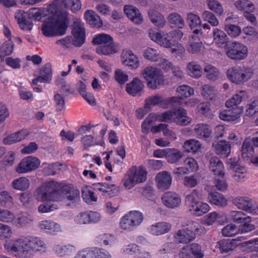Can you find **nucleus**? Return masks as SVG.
<instances>
[{
	"mask_svg": "<svg viewBox=\"0 0 258 258\" xmlns=\"http://www.w3.org/2000/svg\"><path fill=\"white\" fill-rule=\"evenodd\" d=\"M42 80L41 83H49L52 79V67L50 63L45 64L40 69L38 76Z\"/></svg>",
	"mask_w": 258,
	"mask_h": 258,
	"instance_id": "obj_34",
	"label": "nucleus"
},
{
	"mask_svg": "<svg viewBox=\"0 0 258 258\" xmlns=\"http://www.w3.org/2000/svg\"><path fill=\"white\" fill-rule=\"evenodd\" d=\"M206 3L208 8L219 16L223 14V8L222 5L217 0H207Z\"/></svg>",
	"mask_w": 258,
	"mask_h": 258,
	"instance_id": "obj_52",
	"label": "nucleus"
},
{
	"mask_svg": "<svg viewBox=\"0 0 258 258\" xmlns=\"http://www.w3.org/2000/svg\"><path fill=\"white\" fill-rule=\"evenodd\" d=\"M119 224L120 228L123 230L130 231L137 228L127 214L121 218Z\"/></svg>",
	"mask_w": 258,
	"mask_h": 258,
	"instance_id": "obj_48",
	"label": "nucleus"
},
{
	"mask_svg": "<svg viewBox=\"0 0 258 258\" xmlns=\"http://www.w3.org/2000/svg\"><path fill=\"white\" fill-rule=\"evenodd\" d=\"M234 5L238 11L243 12V14L247 12H253L255 10L253 3L248 0H238Z\"/></svg>",
	"mask_w": 258,
	"mask_h": 258,
	"instance_id": "obj_32",
	"label": "nucleus"
},
{
	"mask_svg": "<svg viewBox=\"0 0 258 258\" xmlns=\"http://www.w3.org/2000/svg\"><path fill=\"white\" fill-rule=\"evenodd\" d=\"M39 226L41 229L48 230L50 232H54L59 228L58 224L49 220L40 222Z\"/></svg>",
	"mask_w": 258,
	"mask_h": 258,
	"instance_id": "obj_59",
	"label": "nucleus"
},
{
	"mask_svg": "<svg viewBox=\"0 0 258 258\" xmlns=\"http://www.w3.org/2000/svg\"><path fill=\"white\" fill-rule=\"evenodd\" d=\"M242 109L240 107H233L231 109L224 110L219 113V117L225 121H234L239 117Z\"/></svg>",
	"mask_w": 258,
	"mask_h": 258,
	"instance_id": "obj_21",
	"label": "nucleus"
},
{
	"mask_svg": "<svg viewBox=\"0 0 258 258\" xmlns=\"http://www.w3.org/2000/svg\"><path fill=\"white\" fill-rule=\"evenodd\" d=\"M186 68L187 74L192 78H200L202 75V68L195 62H188Z\"/></svg>",
	"mask_w": 258,
	"mask_h": 258,
	"instance_id": "obj_42",
	"label": "nucleus"
},
{
	"mask_svg": "<svg viewBox=\"0 0 258 258\" xmlns=\"http://www.w3.org/2000/svg\"><path fill=\"white\" fill-rule=\"evenodd\" d=\"M156 181L158 188L164 190L168 189L171 184L172 177L169 172L162 171L157 174Z\"/></svg>",
	"mask_w": 258,
	"mask_h": 258,
	"instance_id": "obj_18",
	"label": "nucleus"
},
{
	"mask_svg": "<svg viewBox=\"0 0 258 258\" xmlns=\"http://www.w3.org/2000/svg\"><path fill=\"white\" fill-rule=\"evenodd\" d=\"M147 172L145 167L132 166L124 176L122 182L127 189H131L135 185L143 183L146 180Z\"/></svg>",
	"mask_w": 258,
	"mask_h": 258,
	"instance_id": "obj_3",
	"label": "nucleus"
},
{
	"mask_svg": "<svg viewBox=\"0 0 258 258\" xmlns=\"http://www.w3.org/2000/svg\"><path fill=\"white\" fill-rule=\"evenodd\" d=\"M167 20L172 28L181 29L184 26V21L181 16L176 13L170 14L167 17Z\"/></svg>",
	"mask_w": 258,
	"mask_h": 258,
	"instance_id": "obj_33",
	"label": "nucleus"
},
{
	"mask_svg": "<svg viewBox=\"0 0 258 258\" xmlns=\"http://www.w3.org/2000/svg\"><path fill=\"white\" fill-rule=\"evenodd\" d=\"M174 109L168 110L156 115V119L161 122H173Z\"/></svg>",
	"mask_w": 258,
	"mask_h": 258,
	"instance_id": "obj_62",
	"label": "nucleus"
},
{
	"mask_svg": "<svg viewBox=\"0 0 258 258\" xmlns=\"http://www.w3.org/2000/svg\"><path fill=\"white\" fill-rule=\"evenodd\" d=\"M92 42L96 45H106L114 43L112 37L106 34H100L93 38Z\"/></svg>",
	"mask_w": 258,
	"mask_h": 258,
	"instance_id": "obj_47",
	"label": "nucleus"
},
{
	"mask_svg": "<svg viewBox=\"0 0 258 258\" xmlns=\"http://www.w3.org/2000/svg\"><path fill=\"white\" fill-rule=\"evenodd\" d=\"M40 163V160L37 157L28 156L20 161L15 167V171L19 174L29 173L37 169Z\"/></svg>",
	"mask_w": 258,
	"mask_h": 258,
	"instance_id": "obj_7",
	"label": "nucleus"
},
{
	"mask_svg": "<svg viewBox=\"0 0 258 258\" xmlns=\"http://www.w3.org/2000/svg\"><path fill=\"white\" fill-rule=\"evenodd\" d=\"M232 18L229 17H227L225 20V30L227 32L229 35L231 37H235L238 36L240 32L241 29L240 28L235 25L230 24L231 20Z\"/></svg>",
	"mask_w": 258,
	"mask_h": 258,
	"instance_id": "obj_39",
	"label": "nucleus"
},
{
	"mask_svg": "<svg viewBox=\"0 0 258 258\" xmlns=\"http://www.w3.org/2000/svg\"><path fill=\"white\" fill-rule=\"evenodd\" d=\"M127 215L134 222L136 228L139 227L143 222L144 217L143 214L139 211H132L128 212Z\"/></svg>",
	"mask_w": 258,
	"mask_h": 258,
	"instance_id": "obj_51",
	"label": "nucleus"
},
{
	"mask_svg": "<svg viewBox=\"0 0 258 258\" xmlns=\"http://www.w3.org/2000/svg\"><path fill=\"white\" fill-rule=\"evenodd\" d=\"M50 7L55 10V13L64 9H69L76 13L81 10L82 4L80 0H53Z\"/></svg>",
	"mask_w": 258,
	"mask_h": 258,
	"instance_id": "obj_9",
	"label": "nucleus"
},
{
	"mask_svg": "<svg viewBox=\"0 0 258 258\" xmlns=\"http://www.w3.org/2000/svg\"><path fill=\"white\" fill-rule=\"evenodd\" d=\"M24 257L29 258L32 256L34 252H45L46 249V244L41 240L35 238L24 237Z\"/></svg>",
	"mask_w": 258,
	"mask_h": 258,
	"instance_id": "obj_8",
	"label": "nucleus"
},
{
	"mask_svg": "<svg viewBox=\"0 0 258 258\" xmlns=\"http://www.w3.org/2000/svg\"><path fill=\"white\" fill-rule=\"evenodd\" d=\"M204 196L201 191L194 189L185 197V203L190 208H192L198 202L197 200H202Z\"/></svg>",
	"mask_w": 258,
	"mask_h": 258,
	"instance_id": "obj_35",
	"label": "nucleus"
},
{
	"mask_svg": "<svg viewBox=\"0 0 258 258\" xmlns=\"http://www.w3.org/2000/svg\"><path fill=\"white\" fill-rule=\"evenodd\" d=\"M57 13L49 17L41 26L42 34L46 37H51L65 34L67 26L64 20L59 19Z\"/></svg>",
	"mask_w": 258,
	"mask_h": 258,
	"instance_id": "obj_2",
	"label": "nucleus"
},
{
	"mask_svg": "<svg viewBox=\"0 0 258 258\" xmlns=\"http://www.w3.org/2000/svg\"><path fill=\"white\" fill-rule=\"evenodd\" d=\"M202 43L199 38L196 36H191L189 38V45L187 50L192 53L200 51Z\"/></svg>",
	"mask_w": 258,
	"mask_h": 258,
	"instance_id": "obj_45",
	"label": "nucleus"
},
{
	"mask_svg": "<svg viewBox=\"0 0 258 258\" xmlns=\"http://www.w3.org/2000/svg\"><path fill=\"white\" fill-rule=\"evenodd\" d=\"M247 98V93L245 91H239L226 102L225 105L227 107H233L237 106Z\"/></svg>",
	"mask_w": 258,
	"mask_h": 258,
	"instance_id": "obj_29",
	"label": "nucleus"
},
{
	"mask_svg": "<svg viewBox=\"0 0 258 258\" xmlns=\"http://www.w3.org/2000/svg\"><path fill=\"white\" fill-rule=\"evenodd\" d=\"M171 225L168 222H160L149 226L148 231L153 235L158 236L169 232L171 229Z\"/></svg>",
	"mask_w": 258,
	"mask_h": 258,
	"instance_id": "obj_16",
	"label": "nucleus"
},
{
	"mask_svg": "<svg viewBox=\"0 0 258 258\" xmlns=\"http://www.w3.org/2000/svg\"><path fill=\"white\" fill-rule=\"evenodd\" d=\"M220 217L223 219H226V216L225 214L219 215V214L216 212L210 213L208 214L205 216L202 220L203 224L206 225H212L216 221L217 219H218Z\"/></svg>",
	"mask_w": 258,
	"mask_h": 258,
	"instance_id": "obj_49",
	"label": "nucleus"
},
{
	"mask_svg": "<svg viewBox=\"0 0 258 258\" xmlns=\"http://www.w3.org/2000/svg\"><path fill=\"white\" fill-rule=\"evenodd\" d=\"M94 188L102 192L103 195L107 197H111L114 195L112 187H116L114 184H109L106 183H96L93 184Z\"/></svg>",
	"mask_w": 258,
	"mask_h": 258,
	"instance_id": "obj_30",
	"label": "nucleus"
},
{
	"mask_svg": "<svg viewBox=\"0 0 258 258\" xmlns=\"http://www.w3.org/2000/svg\"><path fill=\"white\" fill-rule=\"evenodd\" d=\"M225 49L227 55L231 59L241 60L247 55V48L244 44L236 41L226 44Z\"/></svg>",
	"mask_w": 258,
	"mask_h": 258,
	"instance_id": "obj_6",
	"label": "nucleus"
},
{
	"mask_svg": "<svg viewBox=\"0 0 258 258\" xmlns=\"http://www.w3.org/2000/svg\"><path fill=\"white\" fill-rule=\"evenodd\" d=\"M141 76L146 80L147 86L153 90L156 89L164 83V76L159 69L149 66L141 72Z\"/></svg>",
	"mask_w": 258,
	"mask_h": 258,
	"instance_id": "obj_4",
	"label": "nucleus"
},
{
	"mask_svg": "<svg viewBox=\"0 0 258 258\" xmlns=\"http://www.w3.org/2000/svg\"><path fill=\"white\" fill-rule=\"evenodd\" d=\"M168 125L165 123H160L157 125L153 126L151 131L153 133H157L162 131L163 135L168 138L174 137V133L168 128Z\"/></svg>",
	"mask_w": 258,
	"mask_h": 258,
	"instance_id": "obj_44",
	"label": "nucleus"
},
{
	"mask_svg": "<svg viewBox=\"0 0 258 258\" xmlns=\"http://www.w3.org/2000/svg\"><path fill=\"white\" fill-rule=\"evenodd\" d=\"M213 41L219 47L226 44L227 42V35L222 30L215 28L213 32Z\"/></svg>",
	"mask_w": 258,
	"mask_h": 258,
	"instance_id": "obj_41",
	"label": "nucleus"
},
{
	"mask_svg": "<svg viewBox=\"0 0 258 258\" xmlns=\"http://www.w3.org/2000/svg\"><path fill=\"white\" fill-rule=\"evenodd\" d=\"M148 16L151 22L157 27L159 28L163 27L166 21L163 16L155 10H150L148 11Z\"/></svg>",
	"mask_w": 258,
	"mask_h": 258,
	"instance_id": "obj_26",
	"label": "nucleus"
},
{
	"mask_svg": "<svg viewBox=\"0 0 258 258\" xmlns=\"http://www.w3.org/2000/svg\"><path fill=\"white\" fill-rule=\"evenodd\" d=\"M253 74V70L245 67H232L227 72L229 80L236 84L243 83L249 80Z\"/></svg>",
	"mask_w": 258,
	"mask_h": 258,
	"instance_id": "obj_5",
	"label": "nucleus"
},
{
	"mask_svg": "<svg viewBox=\"0 0 258 258\" xmlns=\"http://www.w3.org/2000/svg\"><path fill=\"white\" fill-rule=\"evenodd\" d=\"M27 134L25 131H21L11 134L4 139L5 144L11 145L24 140Z\"/></svg>",
	"mask_w": 258,
	"mask_h": 258,
	"instance_id": "obj_36",
	"label": "nucleus"
},
{
	"mask_svg": "<svg viewBox=\"0 0 258 258\" xmlns=\"http://www.w3.org/2000/svg\"><path fill=\"white\" fill-rule=\"evenodd\" d=\"M164 205L169 208H174L179 205L181 200L179 196L175 192H167L162 197Z\"/></svg>",
	"mask_w": 258,
	"mask_h": 258,
	"instance_id": "obj_20",
	"label": "nucleus"
},
{
	"mask_svg": "<svg viewBox=\"0 0 258 258\" xmlns=\"http://www.w3.org/2000/svg\"><path fill=\"white\" fill-rule=\"evenodd\" d=\"M145 58L153 61H158L160 58V54L158 51L154 48L148 47L143 52Z\"/></svg>",
	"mask_w": 258,
	"mask_h": 258,
	"instance_id": "obj_56",
	"label": "nucleus"
},
{
	"mask_svg": "<svg viewBox=\"0 0 258 258\" xmlns=\"http://www.w3.org/2000/svg\"><path fill=\"white\" fill-rule=\"evenodd\" d=\"M124 12L127 17L136 24H140L143 17L139 10L133 6H124Z\"/></svg>",
	"mask_w": 258,
	"mask_h": 258,
	"instance_id": "obj_24",
	"label": "nucleus"
},
{
	"mask_svg": "<svg viewBox=\"0 0 258 258\" xmlns=\"http://www.w3.org/2000/svg\"><path fill=\"white\" fill-rule=\"evenodd\" d=\"M195 132L201 139L208 138L211 135V130L209 126L204 123L197 124L195 126Z\"/></svg>",
	"mask_w": 258,
	"mask_h": 258,
	"instance_id": "obj_37",
	"label": "nucleus"
},
{
	"mask_svg": "<svg viewBox=\"0 0 258 258\" xmlns=\"http://www.w3.org/2000/svg\"><path fill=\"white\" fill-rule=\"evenodd\" d=\"M90 252L91 258H110L108 252L103 249H90Z\"/></svg>",
	"mask_w": 258,
	"mask_h": 258,
	"instance_id": "obj_63",
	"label": "nucleus"
},
{
	"mask_svg": "<svg viewBox=\"0 0 258 258\" xmlns=\"http://www.w3.org/2000/svg\"><path fill=\"white\" fill-rule=\"evenodd\" d=\"M252 141L246 139L242 144L241 147V157L244 159L247 160L250 156L253 153Z\"/></svg>",
	"mask_w": 258,
	"mask_h": 258,
	"instance_id": "obj_40",
	"label": "nucleus"
},
{
	"mask_svg": "<svg viewBox=\"0 0 258 258\" xmlns=\"http://www.w3.org/2000/svg\"><path fill=\"white\" fill-rule=\"evenodd\" d=\"M122 63L131 69H136L140 65L138 57L130 50H124L121 54Z\"/></svg>",
	"mask_w": 258,
	"mask_h": 258,
	"instance_id": "obj_14",
	"label": "nucleus"
},
{
	"mask_svg": "<svg viewBox=\"0 0 258 258\" xmlns=\"http://www.w3.org/2000/svg\"><path fill=\"white\" fill-rule=\"evenodd\" d=\"M54 251L59 256L69 254L74 250V247L71 244L66 245H56L53 247Z\"/></svg>",
	"mask_w": 258,
	"mask_h": 258,
	"instance_id": "obj_53",
	"label": "nucleus"
},
{
	"mask_svg": "<svg viewBox=\"0 0 258 258\" xmlns=\"http://www.w3.org/2000/svg\"><path fill=\"white\" fill-rule=\"evenodd\" d=\"M144 85L142 81L136 78L126 85V91L130 95L135 96L140 94L143 90Z\"/></svg>",
	"mask_w": 258,
	"mask_h": 258,
	"instance_id": "obj_23",
	"label": "nucleus"
},
{
	"mask_svg": "<svg viewBox=\"0 0 258 258\" xmlns=\"http://www.w3.org/2000/svg\"><path fill=\"white\" fill-rule=\"evenodd\" d=\"M216 154L221 157H228L231 152V145L228 142L225 140H221L213 145Z\"/></svg>",
	"mask_w": 258,
	"mask_h": 258,
	"instance_id": "obj_19",
	"label": "nucleus"
},
{
	"mask_svg": "<svg viewBox=\"0 0 258 258\" xmlns=\"http://www.w3.org/2000/svg\"><path fill=\"white\" fill-rule=\"evenodd\" d=\"M209 209L210 207L207 203L198 202L192 208H190L189 210L194 212L198 216H201L208 212Z\"/></svg>",
	"mask_w": 258,
	"mask_h": 258,
	"instance_id": "obj_55",
	"label": "nucleus"
},
{
	"mask_svg": "<svg viewBox=\"0 0 258 258\" xmlns=\"http://www.w3.org/2000/svg\"><path fill=\"white\" fill-rule=\"evenodd\" d=\"M14 46V43L11 40L4 43L0 49L1 56H5L11 54L13 51Z\"/></svg>",
	"mask_w": 258,
	"mask_h": 258,
	"instance_id": "obj_61",
	"label": "nucleus"
},
{
	"mask_svg": "<svg viewBox=\"0 0 258 258\" xmlns=\"http://www.w3.org/2000/svg\"><path fill=\"white\" fill-rule=\"evenodd\" d=\"M24 237H21L16 239H10L6 241L4 247L8 252L12 253L20 254L24 257Z\"/></svg>",
	"mask_w": 258,
	"mask_h": 258,
	"instance_id": "obj_13",
	"label": "nucleus"
},
{
	"mask_svg": "<svg viewBox=\"0 0 258 258\" xmlns=\"http://www.w3.org/2000/svg\"><path fill=\"white\" fill-rule=\"evenodd\" d=\"M232 220L236 223H242L244 221H251L250 217L247 216L243 212L232 211L230 213Z\"/></svg>",
	"mask_w": 258,
	"mask_h": 258,
	"instance_id": "obj_43",
	"label": "nucleus"
},
{
	"mask_svg": "<svg viewBox=\"0 0 258 258\" xmlns=\"http://www.w3.org/2000/svg\"><path fill=\"white\" fill-rule=\"evenodd\" d=\"M201 146V144L198 141L192 139L185 141L183 147L185 151L187 152L196 153L200 149Z\"/></svg>",
	"mask_w": 258,
	"mask_h": 258,
	"instance_id": "obj_46",
	"label": "nucleus"
},
{
	"mask_svg": "<svg viewBox=\"0 0 258 258\" xmlns=\"http://www.w3.org/2000/svg\"><path fill=\"white\" fill-rule=\"evenodd\" d=\"M158 105L162 108H166L165 98L159 94L150 96L145 100V108H146L149 109L151 106Z\"/></svg>",
	"mask_w": 258,
	"mask_h": 258,
	"instance_id": "obj_27",
	"label": "nucleus"
},
{
	"mask_svg": "<svg viewBox=\"0 0 258 258\" xmlns=\"http://www.w3.org/2000/svg\"><path fill=\"white\" fill-rule=\"evenodd\" d=\"M184 157V153L175 148H167L166 159L170 163H176Z\"/></svg>",
	"mask_w": 258,
	"mask_h": 258,
	"instance_id": "obj_28",
	"label": "nucleus"
},
{
	"mask_svg": "<svg viewBox=\"0 0 258 258\" xmlns=\"http://www.w3.org/2000/svg\"><path fill=\"white\" fill-rule=\"evenodd\" d=\"M232 203L238 209L249 213H255L258 209L257 204L246 198L236 197L232 200Z\"/></svg>",
	"mask_w": 258,
	"mask_h": 258,
	"instance_id": "obj_12",
	"label": "nucleus"
},
{
	"mask_svg": "<svg viewBox=\"0 0 258 258\" xmlns=\"http://www.w3.org/2000/svg\"><path fill=\"white\" fill-rule=\"evenodd\" d=\"M258 112V100H255L248 103L245 109V114L252 116Z\"/></svg>",
	"mask_w": 258,
	"mask_h": 258,
	"instance_id": "obj_64",
	"label": "nucleus"
},
{
	"mask_svg": "<svg viewBox=\"0 0 258 258\" xmlns=\"http://www.w3.org/2000/svg\"><path fill=\"white\" fill-rule=\"evenodd\" d=\"M72 33L74 36L73 44L77 47H80L85 42V32L83 24L81 21H75L72 26Z\"/></svg>",
	"mask_w": 258,
	"mask_h": 258,
	"instance_id": "obj_10",
	"label": "nucleus"
},
{
	"mask_svg": "<svg viewBox=\"0 0 258 258\" xmlns=\"http://www.w3.org/2000/svg\"><path fill=\"white\" fill-rule=\"evenodd\" d=\"M149 35L150 38L160 46L166 48H171L174 45V42L169 38L168 33L150 30Z\"/></svg>",
	"mask_w": 258,
	"mask_h": 258,
	"instance_id": "obj_11",
	"label": "nucleus"
},
{
	"mask_svg": "<svg viewBox=\"0 0 258 258\" xmlns=\"http://www.w3.org/2000/svg\"><path fill=\"white\" fill-rule=\"evenodd\" d=\"M174 241L177 243H187L195 238V235L188 228L182 229L175 232Z\"/></svg>",
	"mask_w": 258,
	"mask_h": 258,
	"instance_id": "obj_15",
	"label": "nucleus"
},
{
	"mask_svg": "<svg viewBox=\"0 0 258 258\" xmlns=\"http://www.w3.org/2000/svg\"><path fill=\"white\" fill-rule=\"evenodd\" d=\"M208 199L210 203L217 206L224 207L227 205V201L224 197L216 191L210 192Z\"/></svg>",
	"mask_w": 258,
	"mask_h": 258,
	"instance_id": "obj_31",
	"label": "nucleus"
},
{
	"mask_svg": "<svg viewBox=\"0 0 258 258\" xmlns=\"http://www.w3.org/2000/svg\"><path fill=\"white\" fill-rule=\"evenodd\" d=\"M80 191L69 185H62L53 181L46 182L37 187L34 197L40 202L46 201H61L65 198L72 203L79 199Z\"/></svg>",
	"mask_w": 258,
	"mask_h": 258,
	"instance_id": "obj_1",
	"label": "nucleus"
},
{
	"mask_svg": "<svg viewBox=\"0 0 258 258\" xmlns=\"http://www.w3.org/2000/svg\"><path fill=\"white\" fill-rule=\"evenodd\" d=\"M85 18L87 23L93 27L100 28L102 26V21L95 11L87 10L86 11Z\"/></svg>",
	"mask_w": 258,
	"mask_h": 258,
	"instance_id": "obj_25",
	"label": "nucleus"
},
{
	"mask_svg": "<svg viewBox=\"0 0 258 258\" xmlns=\"http://www.w3.org/2000/svg\"><path fill=\"white\" fill-rule=\"evenodd\" d=\"M12 185L15 189L24 191L29 187L30 181L26 177H21L14 180L12 183Z\"/></svg>",
	"mask_w": 258,
	"mask_h": 258,
	"instance_id": "obj_38",
	"label": "nucleus"
},
{
	"mask_svg": "<svg viewBox=\"0 0 258 258\" xmlns=\"http://www.w3.org/2000/svg\"><path fill=\"white\" fill-rule=\"evenodd\" d=\"M218 244L222 253L233 250L236 245V243H234L232 240L225 239L219 241Z\"/></svg>",
	"mask_w": 258,
	"mask_h": 258,
	"instance_id": "obj_50",
	"label": "nucleus"
},
{
	"mask_svg": "<svg viewBox=\"0 0 258 258\" xmlns=\"http://www.w3.org/2000/svg\"><path fill=\"white\" fill-rule=\"evenodd\" d=\"M204 71L209 80L216 81L218 79L219 72L215 67L210 64L206 65L204 68Z\"/></svg>",
	"mask_w": 258,
	"mask_h": 258,
	"instance_id": "obj_57",
	"label": "nucleus"
},
{
	"mask_svg": "<svg viewBox=\"0 0 258 258\" xmlns=\"http://www.w3.org/2000/svg\"><path fill=\"white\" fill-rule=\"evenodd\" d=\"M202 17L204 21L207 22L213 26H217L219 24V21L216 16L208 11L204 12Z\"/></svg>",
	"mask_w": 258,
	"mask_h": 258,
	"instance_id": "obj_60",
	"label": "nucleus"
},
{
	"mask_svg": "<svg viewBox=\"0 0 258 258\" xmlns=\"http://www.w3.org/2000/svg\"><path fill=\"white\" fill-rule=\"evenodd\" d=\"M191 118L187 116L186 110L181 107L174 109L173 122L180 125H186L190 123Z\"/></svg>",
	"mask_w": 258,
	"mask_h": 258,
	"instance_id": "obj_17",
	"label": "nucleus"
},
{
	"mask_svg": "<svg viewBox=\"0 0 258 258\" xmlns=\"http://www.w3.org/2000/svg\"><path fill=\"white\" fill-rule=\"evenodd\" d=\"M221 232L225 237H232L239 233V229L236 225L230 224L225 226Z\"/></svg>",
	"mask_w": 258,
	"mask_h": 258,
	"instance_id": "obj_58",
	"label": "nucleus"
},
{
	"mask_svg": "<svg viewBox=\"0 0 258 258\" xmlns=\"http://www.w3.org/2000/svg\"><path fill=\"white\" fill-rule=\"evenodd\" d=\"M209 169L214 175H224V167L222 161L217 157L214 156L209 160Z\"/></svg>",
	"mask_w": 258,
	"mask_h": 258,
	"instance_id": "obj_22",
	"label": "nucleus"
},
{
	"mask_svg": "<svg viewBox=\"0 0 258 258\" xmlns=\"http://www.w3.org/2000/svg\"><path fill=\"white\" fill-rule=\"evenodd\" d=\"M96 51L98 54L106 55L116 52L114 43L99 46L96 48Z\"/></svg>",
	"mask_w": 258,
	"mask_h": 258,
	"instance_id": "obj_54",
	"label": "nucleus"
}]
</instances>
